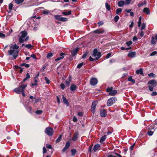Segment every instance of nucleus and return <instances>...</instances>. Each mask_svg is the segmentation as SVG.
<instances>
[{
	"mask_svg": "<svg viewBox=\"0 0 157 157\" xmlns=\"http://www.w3.org/2000/svg\"><path fill=\"white\" fill-rule=\"evenodd\" d=\"M112 87H109L107 88V92L109 93V94L111 96H114L117 93V91L116 90H113Z\"/></svg>",
	"mask_w": 157,
	"mask_h": 157,
	"instance_id": "obj_7",
	"label": "nucleus"
},
{
	"mask_svg": "<svg viewBox=\"0 0 157 157\" xmlns=\"http://www.w3.org/2000/svg\"><path fill=\"white\" fill-rule=\"evenodd\" d=\"M151 43L152 44H156V41L155 40L154 37H152L151 38Z\"/></svg>",
	"mask_w": 157,
	"mask_h": 157,
	"instance_id": "obj_35",
	"label": "nucleus"
},
{
	"mask_svg": "<svg viewBox=\"0 0 157 157\" xmlns=\"http://www.w3.org/2000/svg\"><path fill=\"white\" fill-rule=\"evenodd\" d=\"M92 56L95 58L94 59L90 56L89 60L91 61L98 59L101 56V53L100 52H98V50L97 49H94Z\"/></svg>",
	"mask_w": 157,
	"mask_h": 157,
	"instance_id": "obj_4",
	"label": "nucleus"
},
{
	"mask_svg": "<svg viewBox=\"0 0 157 157\" xmlns=\"http://www.w3.org/2000/svg\"><path fill=\"white\" fill-rule=\"evenodd\" d=\"M147 84L150 85L148 86L149 90L150 91H152L154 88L156 86L157 83L154 80H151L148 82Z\"/></svg>",
	"mask_w": 157,
	"mask_h": 157,
	"instance_id": "obj_5",
	"label": "nucleus"
},
{
	"mask_svg": "<svg viewBox=\"0 0 157 157\" xmlns=\"http://www.w3.org/2000/svg\"><path fill=\"white\" fill-rule=\"evenodd\" d=\"M92 145H90L89 147V151L91 153L92 152Z\"/></svg>",
	"mask_w": 157,
	"mask_h": 157,
	"instance_id": "obj_59",
	"label": "nucleus"
},
{
	"mask_svg": "<svg viewBox=\"0 0 157 157\" xmlns=\"http://www.w3.org/2000/svg\"><path fill=\"white\" fill-rule=\"evenodd\" d=\"M20 66H22V67L23 66H25L26 67H29V64H28L24 63L21 64L20 65Z\"/></svg>",
	"mask_w": 157,
	"mask_h": 157,
	"instance_id": "obj_37",
	"label": "nucleus"
},
{
	"mask_svg": "<svg viewBox=\"0 0 157 157\" xmlns=\"http://www.w3.org/2000/svg\"><path fill=\"white\" fill-rule=\"evenodd\" d=\"M19 47L16 44H15L13 46L12 45L10 46V50H8L9 54L10 55H13V57L15 59L17 56L18 51L17 50Z\"/></svg>",
	"mask_w": 157,
	"mask_h": 157,
	"instance_id": "obj_1",
	"label": "nucleus"
},
{
	"mask_svg": "<svg viewBox=\"0 0 157 157\" xmlns=\"http://www.w3.org/2000/svg\"><path fill=\"white\" fill-rule=\"evenodd\" d=\"M42 111L41 110H37V111H36L35 112V113L38 114H40L42 113Z\"/></svg>",
	"mask_w": 157,
	"mask_h": 157,
	"instance_id": "obj_49",
	"label": "nucleus"
},
{
	"mask_svg": "<svg viewBox=\"0 0 157 157\" xmlns=\"http://www.w3.org/2000/svg\"><path fill=\"white\" fill-rule=\"evenodd\" d=\"M30 78V76L29 75V73H27L26 74V77L24 78V79L22 81V82H25L29 78Z\"/></svg>",
	"mask_w": 157,
	"mask_h": 157,
	"instance_id": "obj_25",
	"label": "nucleus"
},
{
	"mask_svg": "<svg viewBox=\"0 0 157 157\" xmlns=\"http://www.w3.org/2000/svg\"><path fill=\"white\" fill-rule=\"evenodd\" d=\"M78 115L79 116L82 117L83 116V113L82 112H79L78 113Z\"/></svg>",
	"mask_w": 157,
	"mask_h": 157,
	"instance_id": "obj_54",
	"label": "nucleus"
},
{
	"mask_svg": "<svg viewBox=\"0 0 157 157\" xmlns=\"http://www.w3.org/2000/svg\"><path fill=\"white\" fill-rule=\"evenodd\" d=\"M73 120L74 122H76L77 121V119L75 116H74L73 117Z\"/></svg>",
	"mask_w": 157,
	"mask_h": 157,
	"instance_id": "obj_58",
	"label": "nucleus"
},
{
	"mask_svg": "<svg viewBox=\"0 0 157 157\" xmlns=\"http://www.w3.org/2000/svg\"><path fill=\"white\" fill-rule=\"evenodd\" d=\"M146 2L145 1H144V3H139L138 5V6L139 7H141L143 6L144 4H146Z\"/></svg>",
	"mask_w": 157,
	"mask_h": 157,
	"instance_id": "obj_33",
	"label": "nucleus"
},
{
	"mask_svg": "<svg viewBox=\"0 0 157 157\" xmlns=\"http://www.w3.org/2000/svg\"><path fill=\"white\" fill-rule=\"evenodd\" d=\"M79 50V48H76L75 49H74L71 52V54L72 56H75L77 53L78 52Z\"/></svg>",
	"mask_w": 157,
	"mask_h": 157,
	"instance_id": "obj_15",
	"label": "nucleus"
},
{
	"mask_svg": "<svg viewBox=\"0 0 157 157\" xmlns=\"http://www.w3.org/2000/svg\"><path fill=\"white\" fill-rule=\"evenodd\" d=\"M5 37V35L3 33H0V37L2 38H4Z\"/></svg>",
	"mask_w": 157,
	"mask_h": 157,
	"instance_id": "obj_60",
	"label": "nucleus"
},
{
	"mask_svg": "<svg viewBox=\"0 0 157 157\" xmlns=\"http://www.w3.org/2000/svg\"><path fill=\"white\" fill-rule=\"evenodd\" d=\"M13 5L11 3H10V4H9V9L10 10H11L13 8Z\"/></svg>",
	"mask_w": 157,
	"mask_h": 157,
	"instance_id": "obj_52",
	"label": "nucleus"
},
{
	"mask_svg": "<svg viewBox=\"0 0 157 157\" xmlns=\"http://www.w3.org/2000/svg\"><path fill=\"white\" fill-rule=\"evenodd\" d=\"M131 1V0H126L125 1V3L126 5L129 4Z\"/></svg>",
	"mask_w": 157,
	"mask_h": 157,
	"instance_id": "obj_43",
	"label": "nucleus"
},
{
	"mask_svg": "<svg viewBox=\"0 0 157 157\" xmlns=\"http://www.w3.org/2000/svg\"><path fill=\"white\" fill-rule=\"evenodd\" d=\"M62 137V135H60L58 138L56 139V143H59L61 140Z\"/></svg>",
	"mask_w": 157,
	"mask_h": 157,
	"instance_id": "obj_30",
	"label": "nucleus"
},
{
	"mask_svg": "<svg viewBox=\"0 0 157 157\" xmlns=\"http://www.w3.org/2000/svg\"><path fill=\"white\" fill-rule=\"evenodd\" d=\"M60 87L61 89L63 90L65 88V85L63 83H61L60 84Z\"/></svg>",
	"mask_w": 157,
	"mask_h": 157,
	"instance_id": "obj_51",
	"label": "nucleus"
},
{
	"mask_svg": "<svg viewBox=\"0 0 157 157\" xmlns=\"http://www.w3.org/2000/svg\"><path fill=\"white\" fill-rule=\"evenodd\" d=\"M132 43V42L131 41H129L128 42H127L126 43V44L128 46H129L130 45H131Z\"/></svg>",
	"mask_w": 157,
	"mask_h": 157,
	"instance_id": "obj_45",
	"label": "nucleus"
},
{
	"mask_svg": "<svg viewBox=\"0 0 157 157\" xmlns=\"http://www.w3.org/2000/svg\"><path fill=\"white\" fill-rule=\"evenodd\" d=\"M53 56V53L52 52H50L47 54V58H50Z\"/></svg>",
	"mask_w": 157,
	"mask_h": 157,
	"instance_id": "obj_36",
	"label": "nucleus"
},
{
	"mask_svg": "<svg viewBox=\"0 0 157 157\" xmlns=\"http://www.w3.org/2000/svg\"><path fill=\"white\" fill-rule=\"evenodd\" d=\"M63 59V57H58L55 59L56 61H58Z\"/></svg>",
	"mask_w": 157,
	"mask_h": 157,
	"instance_id": "obj_63",
	"label": "nucleus"
},
{
	"mask_svg": "<svg viewBox=\"0 0 157 157\" xmlns=\"http://www.w3.org/2000/svg\"><path fill=\"white\" fill-rule=\"evenodd\" d=\"M45 80L47 84H49L50 83V80L46 77H45Z\"/></svg>",
	"mask_w": 157,
	"mask_h": 157,
	"instance_id": "obj_40",
	"label": "nucleus"
},
{
	"mask_svg": "<svg viewBox=\"0 0 157 157\" xmlns=\"http://www.w3.org/2000/svg\"><path fill=\"white\" fill-rule=\"evenodd\" d=\"M87 56V53H84V54L82 55V58L84 59Z\"/></svg>",
	"mask_w": 157,
	"mask_h": 157,
	"instance_id": "obj_61",
	"label": "nucleus"
},
{
	"mask_svg": "<svg viewBox=\"0 0 157 157\" xmlns=\"http://www.w3.org/2000/svg\"><path fill=\"white\" fill-rule=\"evenodd\" d=\"M60 16L59 15H56L55 16V17L56 19H59V20H63L62 18L60 17Z\"/></svg>",
	"mask_w": 157,
	"mask_h": 157,
	"instance_id": "obj_44",
	"label": "nucleus"
},
{
	"mask_svg": "<svg viewBox=\"0 0 157 157\" xmlns=\"http://www.w3.org/2000/svg\"><path fill=\"white\" fill-rule=\"evenodd\" d=\"M143 11L144 13H146L147 14H149L150 13V10L149 8H144L143 9Z\"/></svg>",
	"mask_w": 157,
	"mask_h": 157,
	"instance_id": "obj_21",
	"label": "nucleus"
},
{
	"mask_svg": "<svg viewBox=\"0 0 157 157\" xmlns=\"http://www.w3.org/2000/svg\"><path fill=\"white\" fill-rule=\"evenodd\" d=\"M24 0H15L16 3L17 4H20L23 2Z\"/></svg>",
	"mask_w": 157,
	"mask_h": 157,
	"instance_id": "obj_31",
	"label": "nucleus"
},
{
	"mask_svg": "<svg viewBox=\"0 0 157 157\" xmlns=\"http://www.w3.org/2000/svg\"><path fill=\"white\" fill-rule=\"evenodd\" d=\"M128 81L132 82L133 83H134L135 82V80L132 78V77L131 76H129L128 78Z\"/></svg>",
	"mask_w": 157,
	"mask_h": 157,
	"instance_id": "obj_24",
	"label": "nucleus"
},
{
	"mask_svg": "<svg viewBox=\"0 0 157 157\" xmlns=\"http://www.w3.org/2000/svg\"><path fill=\"white\" fill-rule=\"evenodd\" d=\"M107 115L106 112L104 109H102L100 111V115L103 117H105Z\"/></svg>",
	"mask_w": 157,
	"mask_h": 157,
	"instance_id": "obj_13",
	"label": "nucleus"
},
{
	"mask_svg": "<svg viewBox=\"0 0 157 157\" xmlns=\"http://www.w3.org/2000/svg\"><path fill=\"white\" fill-rule=\"evenodd\" d=\"M105 8L106 9L108 10L109 11L110 10L111 8L109 5L108 3L106 2L105 4Z\"/></svg>",
	"mask_w": 157,
	"mask_h": 157,
	"instance_id": "obj_27",
	"label": "nucleus"
},
{
	"mask_svg": "<svg viewBox=\"0 0 157 157\" xmlns=\"http://www.w3.org/2000/svg\"><path fill=\"white\" fill-rule=\"evenodd\" d=\"M21 36H19V41L20 43L24 42L28 40L29 39V36H27L28 33L25 31H22L21 32Z\"/></svg>",
	"mask_w": 157,
	"mask_h": 157,
	"instance_id": "obj_3",
	"label": "nucleus"
},
{
	"mask_svg": "<svg viewBox=\"0 0 157 157\" xmlns=\"http://www.w3.org/2000/svg\"><path fill=\"white\" fill-rule=\"evenodd\" d=\"M78 132H75L74 135L73 137L72 138V140L74 141H76L78 137Z\"/></svg>",
	"mask_w": 157,
	"mask_h": 157,
	"instance_id": "obj_16",
	"label": "nucleus"
},
{
	"mask_svg": "<svg viewBox=\"0 0 157 157\" xmlns=\"http://www.w3.org/2000/svg\"><path fill=\"white\" fill-rule=\"evenodd\" d=\"M139 34L142 37L144 36V33L142 31H141L139 33Z\"/></svg>",
	"mask_w": 157,
	"mask_h": 157,
	"instance_id": "obj_56",
	"label": "nucleus"
},
{
	"mask_svg": "<svg viewBox=\"0 0 157 157\" xmlns=\"http://www.w3.org/2000/svg\"><path fill=\"white\" fill-rule=\"evenodd\" d=\"M76 88V85L74 84H72L70 87V89L71 91H74Z\"/></svg>",
	"mask_w": 157,
	"mask_h": 157,
	"instance_id": "obj_23",
	"label": "nucleus"
},
{
	"mask_svg": "<svg viewBox=\"0 0 157 157\" xmlns=\"http://www.w3.org/2000/svg\"><path fill=\"white\" fill-rule=\"evenodd\" d=\"M124 2L122 0L119 1L118 3V5L119 7H122L124 5Z\"/></svg>",
	"mask_w": 157,
	"mask_h": 157,
	"instance_id": "obj_19",
	"label": "nucleus"
},
{
	"mask_svg": "<svg viewBox=\"0 0 157 157\" xmlns=\"http://www.w3.org/2000/svg\"><path fill=\"white\" fill-rule=\"evenodd\" d=\"M136 73L137 74H140L143 75V72L142 69L140 68L136 71Z\"/></svg>",
	"mask_w": 157,
	"mask_h": 157,
	"instance_id": "obj_22",
	"label": "nucleus"
},
{
	"mask_svg": "<svg viewBox=\"0 0 157 157\" xmlns=\"http://www.w3.org/2000/svg\"><path fill=\"white\" fill-rule=\"evenodd\" d=\"M100 146L99 144H96L94 145V147L93 149L94 152L100 149Z\"/></svg>",
	"mask_w": 157,
	"mask_h": 157,
	"instance_id": "obj_18",
	"label": "nucleus"
},
{
	"mask_svg": "<svg viewBox=\"0 0 157 157\" xmlns=\"http://www.w3.org/2000/svg\"><path fill=\"white\" fill-rule=\"evenodd\" d=\"M53 11L51 10H45L42 11V13L43 14L48 15H51L52 14L51 12H52Z\"/></svg>",
	"mask_w": 157,
	"mask_h": 157,
	"instance_id": "obj_14",
	"label": "nucleus"
},
{
	"mask_svg": "<svg viewBox=\"0 0 157 157\" xmlns=\"http://www.w3.org/2000/svg\"><path fill=\"white\" fill-rule=\"evenodd\" d=\"M83 63H81L79 64L77 66V67L78 68H80L82 66V65H83Z\"/></svg>",
	"mask_w": 157,
	"mask_h": 157,
	"instance_id": "obj_46",
	"label": "nucleus"
},
{
	"mask_svg": "<svg viewBox=\"0 0 157 157\" xmlns=\"http://www.w3.org/2000/svg\"><path fill=\"white\" fill-rule=\"evenodd\" d=\"M71 11L69 10V11H66L63 12V15H70L71 13Z\"/></svg>",
	"mask_w": 157,
	"mask_h": 157,
	"instance_id": "obj_29",
	"label": "nucleus"
},
{
	"mask_svg": "<svg viewBox=\"0 0 157 157\" xmlns=\"http://www.w3.org/2000/svg\"><path fill=\"white\" fill-rule=\"evenodd\" d=\"M98 83V80L95 78H91L90 80V84L92 86L95 85Z\"/></svg>",
	"mask_w": 157,
	"mask_h": 157,
	"instance_id": "obj_9",
	"label": "nucleus"
},
{
	"mask_svg": "<svg viewBox=\"0 0 157 157\" xmlns=\"http://www.w3.org/2000/svg\"><path fill=\"white\" fill-rule=\"evenodd\" d=\"M97 104V102L96 101H93L91 106V110L93 113H94L95 112V109L96 105Z\"/></svg>",
	"mask_w": 157,
	"mask_h": 157,
	"instance_id": "obj_11",
	"label": "nucleus"
},
{
	"mask_svg": "<svg viewBox=\"0 0 157 157\" xmlns=\"http://www.w3.org/2000/svg\"><path fill=\"white\" fill-rule=\"evenodd\" d=\"M117 100V99L115 98L112 97L109 98L107 102V105L108 106H109L112 105L114 104Z\"/></svg>",
	"mask_w": 157,
	"mask_h": 157,
	"instance_id": "obj_8",
	"label": "nucleus"
},
{
	"mask_svg": "<svg viewBox=\"0 0 157 157\" xmlns=\"http://www.w3.org/2000/svg\"><path fill=\"white\" fill-rule=\"evenodd\" d=\"M146 27V24L144 23H143L142 24L141 27V30H142L144 29Z\"/></svg>",
	"mask_w": 157,
	"mask_h": 157,
	"instance_id": "obj_42",
	"label": "nucleus"
},
{
	"mask_svg": "<svg viewBox=\"0 0 157 157\" xmlns=\"http://www.w3.org/2000/svg\"><path fill=\"white\" fill-rule=\"evenodd\" d=\"M122 9L121 8H119L117 9L116 11V14H119L122 11Z\"/></svg>",
	"mask_w": 157,
	"mask_h": 157,
	"instance_id": "obj_28",
	"label": "nucleus"
},
{
	"mask_svg": "<svg viewBox=\"0 0 157 157\" xmlns=\"http://www.w3.org/2000/svg\"><path fill=\"white\" fill-rule=\"evenodd\" d=\"M27 111L31 113L32 111V109L30 106H28L27 109Z\"/></svg>",
	"mask_w": 157,
	"mask_h": 157,
	"instance_id": "obj_48",
	"label": "nucleus"
},
{
	"mask_svg": "<svg viewBox=\"0 0 157 157\" xmlns=\"http://www.w3.org/2000/svg\"><path fill=\"white\" fill-rule=\"evenodd\" d=\"M45 132L48 136H52L53 135L54 130L52 128L48 127L46 128Z\"/></svg>",
	"mask_w": 157,
	"mask_h": 157,
	"instance_id": "obj_6",
	"label": "nucleus"
},
{
	"mask_svg": "<svg viewBox=\"0 0 157 157\" xmlns=\"http://www.w3.org/2000/svg\"><path fill=\"white\" fill-rule=\"evenodd\" d=\"M104 23L102 21H100L98 23V26H100L102 25Z\"/></svg>",
	"mask_w": 157,
	"mask_h": 157,
	"instance_id": "obj_55",
	"label": "nucleus"
},
{
	"mask_svg": "<svg viewBox=\"0 0 157 157\" xmlns=\"http://www.w3.org/2000/svg\"><path fill=\"white\" fill-rule=\"evenodd\" d=\"M147 134L149 136H151L153 134V132L151 131H148L147 132Z\"/></svg>",
	"mask_w": 157,
	"mask_h": 157,
	"instance_id": "obj_41",
	"label": "nucleus"
},
{
	"mask_svg": "<svg viewBox=\"0 0 157 157\" xmlns=\"http://www.w3.org/2000/svg\"><path fill=\"white\" fill-rule=\"evenodd\" d=\"M15 68H16V67H17V68H19L20 70L19 71V72L20 73H21L22 72V71H23V69L22 68H21L17 66H15Z\"/></svg>",
	"mask_w": 157,
	"mask_h": 157,
	"instance_id": "obj_39",
	"label": "nucleus"
},
{
	"mask_svg": "<svg viewBox=\"0 0 157 157\" xmlns=\"http://www.w3.org/2000/svg\"><path fill=\"white\" fill-rule=\"evenodd\" d=\"M31 57H32L33 59H36V56L34 54H32L31 55Z\"/></svg>",
	"mask_w": 157,
	"mask_h": 157,
	"instance_id": "obj_62",
	"label": "nucleus"
},
{
	"mask_svg": "<svg viewBox=\"0 0 157 157\" xmlns=\"http://www.w3.org/2000/svg\"><path fill=\"white\" fill-rule=\"evenodd\" d=\"M71 152L72 155L74 156L76 154V149H72L71 150Z\"/></svg>",
	"mask_w": 157,
	"mask_h": 157,
	"instance_id": "obj_32",
	"label": "nucleus"
},
{
	"mask_svg": "<svg viewBox=\"0 0 157 157\" xmlns=\"http://www.w3.org/2000/svg\"><path fill=\"white\" fill-rule=\"evenodd\" d=\"M33 47V46L31 44H26L25 45V47L27 48H30Z\"/></svg>",
	"mask_w": 157,
	"mask_h": 157,
	"instance_id": "obj_38",
	"label": "nucleus"
},
{
	"mask_svg": "<svg viewBox=\"0 0 157 157\" xmlns=\"http://www.w3.org/2000/svg\"><path fill=\"white\" fill-rule=\"evenodd\" d=\"M47 151L45 147L43 148V154H45L46 152Z\"/></svg>",
	"mask_w": 157,
	"mask_h": 157,
	"instance_id": "obj_53",
	"label": "nucleus"
},
{
	"mask_svg": "<svg viewBox=\"0 0 157 157\" xmlns=\"http://www.w3.org/2000/svg\"><path fill=\"white\" fill-rule=\"evenodd\" d=\"M157 53V52L156 51H154L153 52H152L150 54V56H153L155 55H156Z\"/></svg>",
	"mask_w": 157,
	"mask_h": 157,
	"instance_id": "obj_47",
	"label": "nucleus"
},
{
	"mask_svg": "<svg viewBox=\"0 0 157 157\" xmlns=\"http://www.w3.org/2000/svg\"><path fill=\"white\" fill-rule=\"evenodd\" d=\"M36 17V19H40V17L38 16V17H36V15H34L32 17H30V18H35Z\"/></svg>",
	"mask_w": 157,
	"mask_h": 157,
	"instance_id": "obj_50",
	"label": "nucleus"
},
{
	"mask_svg": "<svg viewBox=\"0 0 157 157\" xmlns=\"http://www.w3.org/2000/svg\"><path fill=\"white\" fill-rule=\"evenodd\" d=\"M148 75L149 77H152L154 78L156 77L155 75L152 73L148 74Z\"/></svg>",
	"mask_w": 157,
	"mask_h": 157,
	"instance_id": "obj_34",
	"label": "nucleus"
},
{
	"mask_svg": "<svg viewBox=\"0 0 157 157\" xmlns=\"http://www.w3.org/2000/svg\"><path fill=\"white\" fill-rule=\"evenodd\" d=\"M70 146V143L69 142L67 141L66 142L65 146L62 149V151L64 152L67 149H68Z\"/></svg>",
	"mask_w": 157,
	"mask_h": 157,
	"instance_id": "obj_12",
	"label": "nucleus"
},
{
	"mask_svg": "<svg viewBox=\"0 0 157 157\" xmlns=\"http://www.w3.org/2000/svg\"><path fill=\"white\" fill-rule=\"evenodd\" d=\"M106 135H104L102 136L100 139V142L101 143L103 142L106 139Z\"/></svg>",
	"mask_w": 157,
	"mask_h": 157,
	"instance_id": "obj_26",
	"label": "nucleus"
},
{
	"mask_svg": "<svg viewBox=\"0 0 157 157\" xmlns=\"http://www.w3.org/2000/svg\"><path fill=\"white\" fill-rule=\"evenodd\" d=\"M136 53L135 52H131L128 53V56L129 57L133 58L135 57Z\"/></svg>",
	"mask_w": 157,
	"mask_h": 157,
	"instance_id": "obj_17",
	"label": "nucleus"
},
{
	"mask_svg": "<svg viewBox=\"0 0 157 157\" xmlns=\"http://www.w3.org/2000/svg\"><path fill=\"white\" fill-rule=\"evenodd\" d=\"M157 94V93L156 91H153L151 94L152 96H156Z\"/></svg>",
	"mask_w": 157,
	"mask_h": 157,
	"instance_id": "obj_57",
	"label": "nucleus"
},
{
	"mask_svg": "<svg viewBox=\"0 0 157 157\" xmlns=\"http://www.w3.org/2000/svg\"><path fill=\"white\" fill-rule=\"evenodd\" d=\"M63 102L64 104H66L68 106H69V102L67 101L66 98L64 97L63 95Z\"/></svg>",
	"mask_w": 157,
	"mask_h": 157,
	"instance_id": "obj_20",
	"label": "nucleus"
},
{
	"mask_svg": "<svg viewBox=\"0 0 157 157\" xmlns=\"http://www.w3.org/2000/svg\"><path fill=\"white\" fill-rule=\"evenodd\" d=\"M111 56V54L110 53H108L106 56V58L107 59L109 58Z\"/></svg>",
	"mask_w": 157,
	"mask_h": 157,
	"instance_id": "obj_64",
	"label": "nucleus"
},
{
	"mask_svg": "<svg viewBox=\"0 0 157 157\" xmlns=\"http://www.w3.org/2000/svg\"><path fill=\"white\" fill-rule=\"evenodd\" d=\"M23 82H21L19 84V86L15 88L13 91L17 94H20L24 90L25 88L27 87V84H23Z\"/></svg>",
	"mask_w": 157,
	"mask_h": 157,
	"instance_id": "obj_2",
	"label": "nucleus"
},
{
	"mask_svg": "<svg viewBox=\"0 0 157 157\" xmlns=\"http://www.w3.org/2000/svg\"><path fill=\"white\" fill-rule=\"evenodd\" d=\"M105 31L102 29H98L95 30L93 31V32L97 34H103L105 33Z\"/></svg>",
	"mask_w": 157,
	"mask_h": 157,
	"instance_id": "obj_10",
	"label": "nucleus"
}]
</instances>
